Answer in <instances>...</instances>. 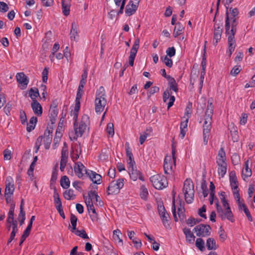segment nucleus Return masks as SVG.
Returning <instances> with one entry per match:
<instances>
[{
    "label": "nucleus",
    "mask_w": 255,
    "mask_h": 255,
    "mask_svg": "<svg viewBox=\"0 0 255 255\" xmlns=\"http://www.w3.org/2000/svg\"><path fill=\"white\" fill-rule=\"evenodd\" d=\"M75 122L74 123V128L75 133L71 132L69 133V137L71 140H76L78 137H81L83 135L84 132L87 129H88L90 125V119L87 115H84L79 124L77 123V119L74 116Z\"/></svg>",
    "instance_id": "obj_1"
},
{
    "label": "nucleus",
    "mask_w": 255,
    "mask_h": 255,
    "mask_svg": "<svg viewBox=\"0 0 255 255\" xmlns=\"http://www.w3.org/2000/svg\"><path fill=\"white\" fill-rule=\"evenodd\" d=\"M158 211L163 226L166 228H168L170 217L163 205L158 206Z\"/></svg>",
    "instance_id": "obj_14"
},
{
    "label": "nucleus",
    "mask_w": 255,
    "mask_h": 255,
    "mask_svg": "<svg viewBox=\"0 0 255 255\" xmlns=\"http://www.w3.org/2000/svg\"><path fill=\"white\" fill-rule=\"evenodd\" d=\"M230 11L231 15V18H238L237 17L239 14V10L237 8H233L231 7L230 8Z\"/></svg>",
    "instance_id": "obj_57"
},
{
    "label": "nucleus",
    "mask_w": 255,
    "mask_h": 255,
    "mask_svg": "<svg viewBox=\"0 0 255 255\" xmlns=\"http://www.w3.org/2000/svg\"><path fill=\"white\" fill-rule=\"evenodd\" d=\"M48 68L45 67L42 72V81L43 83H46L48 79Z\"/></svg>",
    "instance_id": "obj_51"
},
{
    "label": "nucleus",
    "mask_w": 255,
    "mask_h": 255,
    "mask_svg": "<svg viewBox=\"0 0 255 255\" xmlns=\"http://www.w3.org/2000/svg\"><path fill=\"white\" fill-rule=\"evenodd\" d=\"M222 33V28L219 24L215 23L214 25V41L213 44L216 45L219 41L221 39Z\"/></svg>",
    "instance_id": "obj_21"
},
{
    "label": "nucleus",
    "mask_w": 255,
    "mask_h": 255,
    "mask_svg": "<svg viewBox=\"0 0 255 255\" xmlns=\"http://www.w3.org/2000/svg\"><path fill=\"white\" fill-rule=\"evenodd\" d=\"M218 234L219 235L220 239L222 242H224L226 239L227 234L222 227L220 228Z\"/></svg>",
    "instance_id": "obj_50"
},
{
    "label": "nucleus",
    "mask_w": 255,
    "mask_h": 255,
    "mask_svg": "<svg viewBox=\"0 0 255 255\" xmlns=\"http://www.w3.org/2000/svg\"><path fill=\"white\" fill-rule=\"evenodd\" d=\"M192 113V103H190L188 104L187 106L186 109H185V116L186 117H189V115H191Z\"/></svg>",
    "instance_id": "obj_59"
},
{
    "label": "nucleus",
    "mask_w": 255,
    "mask_h": 255,
    "mask_svg": "<svg viewBox=\"0 0 255 255\" xmlns=\"http://www.w3.org/2000/svg\"><path fill=\"white\" fill-rule=\"evenodd\" d=\"M29 96L32 102H33V100H36V98L40 96L38 89L37 88H31L29 91Z\"/></svg>",
    "instance_id": "obj_38"
},
{
    "label": "nucleus",
    "mask_w": 255,
    "mask_h": 255,
    "mask_svg": "<svg viewBox=\"0 0 255 255\" xmlns=\"http://www.w3.org/2000/svg\"><path fill=\"white\" fill-rule=\"evenodd\" d=\"M84 199L85 200L89 201H90V199L91 200V201H93V203L94 202H99V205L100 206L102 205L101 204V201L100 197L98 196L97 193H96V191L95 190H91L88 193V197H85L84 196Z\"/></svg>",
    "instance_id": "obj_22"
},
{
    "label": "nucleus",
    "mask_w": 255,
    "mask_h": 255,
    "mask_svg": "<svg viewBox=\"0 0 255 255\" xmlns=\"http://www.w3.org/2000/svg\"><path fill=\"white\" fill-rule=\"evenodd\" d=\"M63 196L65 199L69 200L75 198V195L74 194V191L72 189L66 190L63 193Z\"/></svg>",
    "instance_id": "obj_42"
},
{
    "label": "nucleus",
    "mask_w": 255,
    "mask_h": 255,
    "mask_svg": "<svg viewBox=\"0 0 255 255\" xmlns=\"http://www.w3.org/2000/svg\"><path fill=\"white\" fill-rule=\"evenodd\" d=\"M206 206L205 205H203L201 208H200L198 210V214L199 215L204 218V219H206L207 218V217H206V215L205 214H204V213L206 212Z\"/></svg>",
    "instance_id": "obj_58"
},
{
    "label": "nucleus",
    "mask_w": 255,
    "mask_h": 255,
    "mask_svg": "<svg viewBox=\"0 0 255 255\" xmlns=\"http://www.w3.org/2000/svg\"><path fill=\"white\" fill-rule=\"evenodd\" d=\"M90 200V201L85 200V202L87 206V208L88 211L90 212V211H91L92 212V213L93 214V215H90L92 220L93 221L96 220L97 219V214L94 207L93 202L91 201V199Z\"/></svg>",
    "instance_id": "obj_27"
},
{
    "label": "nucleus",
    "mask_w": 255,
    "mask_h": 255,
    "mask_svg": "<svg viewBox=\"0 0 255 255\" xmlns=\"http://www.w3.org/2000/svg\"><path fill=\"white\" fill-rule=\"evenodd\" d=\"M252 174L251 169L249 167V160H247L245 163V167L242 170V177L245 180V178L251 176Z\"/></svg>",
    "instance_id": "obj_31"
},
{
    "label": "nucleus",
    "mask_w": 255,
    "mask_h": 255,
    "mask_svg": "<svg viewBox=\"0 0 255 255\" xmlns=\"http://www.w3.org/2000/svg\"><path fill=\"white\" fill-rule=\"evenodd\" d=\"M128 174L131 180L135 181H136L137 179H139L142 181H144V177L141 172L137 170L136 165L134 166L128 167Z\"/></svg>",
    "instance_id": "obj_16"
},
{
    "label": "nucleus",
    "mask_w": 255,
    "mask_h": 255,
    "mask_svg": "<svg viewBox=\"0 0 255 255\" xmlns=\"http://www.w3.org/2000/svg\"><path fill=\"white\" fill-rule=\"evenodd\" d=\"M74 171L78 178H82L85 174L87 175L89 170H87L81 162H77L75 163V165L74 166Z\"/></svg>",
    "instance_id": "obj_19"
},
{
    "label": "nucleus",
    "mask_w": 255,
    "mask_h": 255,
    "mask_svg": "<svg viewBox=\"0 0 255 255\" xmlns=\"http://www.w3.org/2000/svg\"><path fill=\"white\" fill-rule=\"evenodd\" d=\"M9 7L7 4L3 2L0 1V12L4 13L8 10Z\"/></svg>",
    "instance_id": "obj_52"
},
{
    "label": "nucleus",
    "mask_w": 255,
    "mask_h": 255,
    "mask_svg": "<svg viewBox=\"0 0 255 255\" xmlns=\"http://www.w3.org/2000/svg\"><path fill=\"white\" fill-rule=\"evenodd\" d=\"M58 176V170L56 168H54L52 172L51 177L50 179V186L52 187L55 184Z\"/></svg>",
    "instance_id": "obj_39"
},
{
    "label": "nucleus",
    "mask_w": 255,
    "mask_h": 255,
    "mask_svg": "<svg viewBox=\"0 0 255 255\" xmlns=\"http://www.w3.org/2000/svg\"><path fill=\"white\" fill-rule=\"evenodd\" d=\"M105 90L103 86H101L97 90L95 100V109L97 114H101L104 110L107 104Z\"/></svg>",
    "instance_id": "obj_4"
},
{
    "label": "nucleus",
    "mask_w": 255,
    "mask_h": 255,
    "mask_svg": "<svg viewBox=\"0 0 255 255\" xmlns=\"http://www.w3.org/2000/svg\"><path fill=\"white\" fill-rule=\"evenodd\" d=\"M140 0H129L125 7V14L127 16L134 14L139 6Z\"/></svg>",
    "instance_id": "obj_13"
},
{
    "label": "nucleus",
    "mask_w": 255,
    "mask_h": 255,
    "mask_svg": "<svg viewBox=\"0 0 255 255\" xmlns=\"http://www.w3.org/2000/svg\"><path fill=\"white\" fill-rule=\"evenodd\" d=\"M70 180L67 176H63L60 180V185L64 189H67L70 186Z\"/></svg>",
    "instance_id": "obj_37"
},
{
    "label": "nucleus",
    "mask_w": 255,
    "mask_h": 255,
    "mask_svg": "<svg viewBox=\"0 0 255 255\" xmlns=\"http://www.w3.org/2000/svg\"><path fill=\"white\" fill-rule=\"evenodd\" d=\"M228 51L229 56L230 57L234 51L236 44H235V36H228Z\"/></svg>",
    "instance_id": "obj_28"
},
{
    "label": "nucleus",
    "mask_w": 255,
    "mask_h": 255,
    "mask_svg": "<svg viewBox=\"0 0 255 255\" xmlns=\"http://www.w3.org/2000/svg\"><path fill=\"white\" fill-rule=\"evenodd\" d=\"M239 209L240 211H243L246 214L247 217L248 218V220L252 222L253 221V218L252 217V215L250 213V212L247 207V206L245 205V204L243 203H241L240 204L238 205Z\"/></svg>",
    "instance_id": "obj_32"
},
{
    "label": "nucleus",
    "mask_w": 255,
    "mask_h": 255,
    "mask_svg": "<svg viewBox=\"0 0 255 255\" xmlns=\"http://www.w3.org/2000/svg\"><path fill=\"white\" fill-rule=\"evenodd\" d=\"M11 110V105L9 103H7L3 108V111L6 115L9 116L10 114V111Z\"/></svg>",
    "instance_id": "obj_62"
},
{
    "label": "nucleus",
    "mask_w": 255,
    "mask_h": 255,
    "mask_svg": "<svg viewBox=\"0 0 255 255\" xmlns=\"http://www.w3.org/2000/svg\"><path fill=\"white\" fill-rule=\"evenodd\" d=\"M189 117H186L185 116H184L183 117V119H185V120L181 121L180 123V128H184L187 129V125L189 120Z\"/></svg>",
    "instance_id": "obj_54"
},
{
    "label": "nucleus",
    "mask_w": 255,
    "mask_h": 255,
    "mask_svg": "<svg viewBox=\"0 0 255 255\" xmlns=\"http://www.w3.org/2000/svg\"><path fill=\"white\" fill-rule=\"evenodd\" d=\"M76 236L84 239H88L89 237L84 230H79L76 229L73 232Z\"/></svg>",
    "instance_id": "obj_43"
},
{
    "label": "nucleus",
    "mask_w": 255,
    "mask_h": 255,
    "mask_svg": "<svg viewBox=\"0 0 255 255\" xmlns=\"http://www.w3.org/2000/svg\"><path fill=\"white\" fill-rule=\"evenodd\" d=\"M107 132L111 136H113L115 134L114 125L113 123H109L107 126Z\"/></svg>",
    "instance_id": "obj_47"
},
{
    "label": "nucleus",
    "mask_w": 255,
    "mask_h": 255,
    "mask_svg": "<svg viewBox=\"0 0 255 255\" xmlns=\"http://www.w3.org/2000/svg\"><path fill=\"white\" fill-rule=\"evenodd\" d=\"M41 3L43 6L48 7L51 6L54 3L53 0H41Z\"/></svg>",
    "instance_id": "obj_63"
},
{
    "label": "nucleus",
    "mask_w": 255,
    "mask_h": 255,
    "mask_svg": "<svg viewBox=\"0 0 255 255\" xmlns=\"http://www.w3.org/2000/svg\"><path fill=\"white\" fill-rule=\"evenodd\" d=\"M182 191L187 204L192 203L194 199V186L191 179H186L183 184Z\"/></svg>",
    "instance_id": "obj_6"
},
{
    "label": "nucleus",
    "mask_w": 255,
    "mask_h": 255,
    "mask_svg": "<svg viewBox=\"0 0 255 255\" xmlns=\"http://www.w3.org/2000/svg\"><path fill=\"white\" fill-rule=\"evenodd\" d=\"M150 181L156 189H163L168 185L167 178L163 175L159 174L154 175L150 177Z\"/></svg>",
    "instance_id": "obj_9"
},
{
    "label": "nucleus",
    "mask_w": 255,
    "mask_h": 255,
    "mask_svg": "<svg viewBox=\"0 0 255 255\" xmlns=\"http://www.w3.org/2000/svg\"><path fill=\"white\" fill-rule=\"evenodd\" d=\"M52 132L53 128H48L45 130L44 136L43 137L44 147L46 149H48L50 146V144L52 141Z\"/></svg>",
    "instance_id": "obj_18"
},
{
    "label": "nucleus",
    "mask_w": 255,
    "mask_h": 255,
    "mask_svg": "<svg viewBox=\"0 0 255 255\" xmlns=\"http://www.w3.org/2000/svg\"><path fill=\"white\" fill-rule=\"evenodd\" d=\"M83 94V92L77 91L74 111V117H75L76 118H78V114L80 107V100Z\"/></svg>",
    "instance_id": "obj_26"
},
{
    "label": "nucleus",
    "mask_w": 255,
    "mask_h": 255,
    "mask_svg": "<svg viewBox=\"0 0 255 255\" xmlns=\"http://www.w3.org/2000/svg\"><path fill=\"white\" fill-rule=\"evenodd\" d=\"M121 232L119 229L114 230L113 232V239L115 241H118L119 244H123V240L120 237Z\"/></svg>",
    "instance_id": "obj_41"
},
{
    "label": "nucleus",
    "mask_w": 255,
    "mask_h": 255,
    "mask_svg": "<svg viewBox=\"0 0 255 255\" xmlns=\"http://www.w3.org/2000/svg\"><path fill=\"white\" fill-rule=\"evenodd\" d=\"M231 22V28L230 29V17L229 13L227 10L226 12V19H225V30L226 33L228 36H235L237 31V26L238 24V18H230Z\"/></svg>",
    "instance_id": "obj_8"
},
{
    "label": "nucleus",
    "mask_w": 255,
    "mask_h": 255,
    "mask_svg": "<svg viewBox=\"0 0 255 255\" xmlns=\"http://www.w3.org/2000/svg\"><path fill=\"white\" fill-rule=\"evenodd\" d=\"M87 176L93 182L97 184H100L102 181V176L96 172L89 170L87 173Z\"/></svg>",
    "instance_id": "obj_24"
},
{
    "label": "nucleus",
    "mask_w": 255,
    "mask_h": 255,
    "mask_svg": "<svg viewBox=\"0 0 255 255\" xmlns=\"http://www.w3.org/2000/svg\"><path fill=\"white\" fill-rule=\"evenodd\" d=\"M233 194H234V197L237 201V203L238 205L240 204L242 202L240 201V196L239 190L238 189V190H233Z\"/></svg>",
    "instance_id": "obj_60"
},
{
    "label": "nucleus",
    "mask_w": 255,
    "mask_h": 255,
    "mask_svg": "<svg viewBox=\"0 0 255 255\" xmlns=\"http://www.w3.org/2000/svg\"><path fill=\"white\" fill-rule=\"evenodd\" d=\"M201 220L193 218H189L187 221V224L192 227L196 224L199 223Z\"/></svg>",
    "instance_id": "obj_53"
},
{
    "label": "nucleus",
    "mask_w": 255,
    "mask_h": 255,
    "mask_svg": "<svg viewBox=\"0 0 255 255\" xmlns=\"http://www.w3.org/2000/svg\"><path fill=\"white\" fill-rule=\"evenodd\" d=\"M175 168L176 161L172 159L170 155L165 156L163 163L164 173L169 176H172Z\"/></svg>",
    "instance_id": "obj_10"
},
{
    "label": "nucleus",
    "mask_w": 255,
    "mask_h": 255,
    "mask_svg": "<svg viewBox=\"0 0 255 255\" xmlns=\"http://www.w3.org/2000/svg\"><path fill=\"white\" fill-rule=\"evenodd\" d=\"M214 106L212 102L208 101L207 109L204 116V122L203 126V133H210L212 128V116Z\"/></svg>",
    "instance_id": "obj_5"
},
{
    "label": "nucleus",
    "mask_w": 255,
    "mask_h": 255,
    "mask_svg": "<svg viewBox=\"0 0 255 255\" xmlns=\"http://www.w3.org/2000/svg\"><path fill=\"white\" fill-rule=\"evenodd\" d=\"M219 196L223 206L226 208V211L224 212L222 207L219 205L218 199L217 202L216 203V205L217 211L220 217L221 218L222 220H225L226 219H227L231 222H234L235 220L233 218V214L227 201L225 199V193L224 192H221L219 194Z\"/></svg>",
    "instance_id": "obj_3"
},
{
    "label": "nucleus",
    "mask_w": 255,
    "mask_h": 255,
    "mask_svg": "<svg viewBox=\"0 0 255 255\" xmlns=\"http://www.w3.org/2000/svg\"><path fill=\"white\" fill-rule=\"evenodd\" d=\"M226 153L223 147H221L216 158V163L218 165V173L219 175L223 177L227 172Z\"/></svg>",
    "instance_id": "obj_7"
},
{
    "label": "nucleus",
    "mask_w": 255,
    "mask_h": 255,
    "mask_svg": "<svg viewBox=\"0 0 255 255\" xmlns=\"http://www.w3.org/2000/svg\"><path fill=\"white\" fill-rule=\"evenodd\" d=\"M211 228L209 225L201 224L196 226L194 230L198 237H205L211 234Z\"/></svg>",
    "instance_id": "obj_12"
},
{
    "label": "nucleus",
    "mask_w": 255,
    "mask_h": 255,
    "mask_svg": "<svg viewBox=\"0 0 255 255\" xmlns=\"http://www.w3.org/2000/svg\"><path fill=\"white\" fill-rule=\"evenodd\" d=\"M184 30V28L180 22L176 23L173 33V36L177 37L183 33Z\"/></svg>",
    "instance_id": "obj_34"
},
{
    "label": "nucleus",
    "mask_w": 255,
    "mask_h": 255,
    "mask_svg": "<svg viewBox=\"0 0 255 255\" xmlns=\"http://www.w3.org/2000/svg\"><path fill=\"white\" fill-rule=\"evenodd\" d=\"M54 202L55 204V208L56 209L62 208V202L61 199L59 197V194L57 192L56 189L55 187H54Z\"/></svg>",
    "instance_id": "obj_35"
},
{
    "label": "nucleus",
    "mask_w": 255,
    "mask_h": 255,
    "mask_svg": "<svg viewBox=\"0 0 255 255\" xmlns=\"http://www.w3.org/2000/svg\"><path fill=\"white\" fill-rule=\"evenodd\" d=\"M161 60L167 66L171 68L173 65V62L171 59L168 58L167 55L161 57Z\"/></svg>",
    "instance_id": "obj_45"
},
{
    "label": "nucleus",
    "mask_w": 255,
    "mask_h": 255,
    "mask_svg": "<svg viewBox=\"0 0 255 255\" xmlns=\"http://www.w3.org/2000/svg\"><path fill=\"white\" fill-rule=\"evenodd\" d=\"M125 149L126 155L127 157V163L128 167H131L135 166V162L134 160V157L132 153L131 149L130 148L129 143L128 142L125 143Z\"/></svg>",
    "instance_id": "obj_17"
},
{
    "label": "nucleus",
    "mask_w": 255,
    "mask_h": 255,
    "mask_svg": "<svg viewBox=\"0 0 255 255\" xmlns=\"http://www.w3.org/2000/svg\"><path fill=\"white\" fill-rule=\"evenodd\" d=\"M195 245L201 251L205 250V243L202 238H197L195 242Z\"/></svg>",
    "instance_id": "obj_44"
},
{
    "label": "nucleus",
    "mask_w": 255,
    "mask_h": 255,
    "mask_svg": "<svg viewBox=\"0 0 255 255\" xmlns=\"http://www.w3.org/2000/svg\"><path fill=\"white\" fill-rule=\"evenodd\" d=\"M62 1V12L64 15L68 16L70 13V5L65 3V0Z\"/></svg>",
    "instance_id": "obj_40"
},
{
    "label": "nucleus",
    "mask_w": 255,
    "mask_h": 255,
    "mask_svg": "<svg viewBox=\"0 0 255 255\" xmlns=\"http://www.w3.org/2000/svg\"><path fill=\"white\" fill-rule=\"evenodd\" d=\"M166 52L167 56L172 57L175 55L176 50L174 47H169L167 49Z\"/></svg>",
    "instance_id": "obj_56"
},
{
    "label": "nucleus",
    "mask_w": 255,
    "mask_h": 255,
    "mask_svg": "<svg viewBox=\"0 0 255 255\" xmlns=\"http://www.w3.org/2000/svg\"><path fill=\"white\" fill-rule=\"evenodd\" d=\"M31 107L33 113L37 116H41L42 114V107L37 100H33L31 103Z\"/></svg>",
    "instance_id": "obj_25"
},
{
    "label": "nucleus",
    "mask_w": 255,
    "mask_h": 255,
    "mask_svg": "<svg viewBox=\"0 0 255 255\" xmlns=\"http://www.w3.org/2000/svg\"><path fill=\"white\" fill-rule=\"evenodd\" d=\"M16 78L17 82L21 84L23 87V89L26 88L29 82L27 77L23 73L21 72L18 73L16 75Z\"/></svg>",
    "instance_id": "obj_23"
},
{
    "label": "nucleus",
    "mask_w": 255,
    "mask_h": 255,
    "mask_svg": "<svg viewBox=\"0 0 255 255\" xmlns=\"http://www.w3.org/2000/svg\"><path fill=\"white\" fill-rule=\"evenodd\" d=\"M43 139V136H39L36 140L35 143V152L37 153L38 151L39 150V147L41 145V142Z\"/></svg>",
    "instance_id": "obj_49"
},
{
    "label": "nucleus",
    "mask_w": 255,
    "mask_h": 255,
    "mask_svg": "<svg viewBox=\"0 0 255 255\" xmlns=\"http://www.w3.org/2000/svg\"><path fill=\"white\" fill-rule=\"evenodd\" d=\"M183 233L185 235L187 242L189 244H193L195 241V237L193 233L191 232L190 229L185 228L183 230Z\"/></svg>",
    "instance_id": "obj_29"
},
{
    "label": "nucleus",
    "mask_w": 255,
    "mask_h": 255,
    "mask_svg": "<svg viewBox=\"0 0 255 255\" xmlns=\"http://www.w3.org/2000/svg\"><path fill=\"white\" fill-rule=\"evenodd\" d=\"M20 120L22 124H24L27 122L26 114L23 111L20 112Z\"/></svg>",
    "instance_id": "obj_61"
},
{
    "label": "nucleus",
    "mask_w": 255,
    "mask_h": 255,
    "mask_svg": "<svg viewBox=\"0 0 255 255\" xmlns=\"http://www.w3.org/2000/svg\"><path fill=\"white\" fill-rule=\"evenodd\" d=\"M240 67V65H236L234 66L231 71V74L234 76L237 75L241 70Z\"/></svg>",
    "instance_id": "obj_55"
},
{
    "label": "nucleus",
    "mask_w": 255,
    "mask_h": 255,
    "mask_svg": "<svg viewBox=\"0 0 255 255\" xmlns=\"http://www.w3.org/2000/svg\"><path fill=\"white\" fill-rule=\"evenodd\" d=\"M248 115L245 113H243L241 115L240 124L245 125L247 122Z\"/></svg>",
    "instance_id": "obj_64"
},
{
    "label": "nucleus",
    "mask_w": 255,
    "mask_h": 255,
    "mask_svg": "<svg viewBox=\"0 0 255 255\" xmlns=\"http://www.w3.org/2000/svg\"><path fill=\"white\" fill-rule=\"evenodd\" d=\"M140 40L138 38L135 39L133 45L130 51V55L128 57V63L130 66H132L134 64V61L138 49L139 47Z\"/></svg>",
    "instance_id": "obj_15"
},
{
    "label": "nucleus",
    "mask_w": 255,
    "mask_h": 255,
    "mask_svg": "<svg viewBox=\"0 0 255 255\" xmlns=\"http://www.w3.org/2000/svg\"><path fill=\"white\" fill-rule=\"evenodd\" d=\"M78 37L76 25L75 22H72L70 31V39L72 41H77Z\"/></svg>",
    "instance_id": "obj_33"
},
{
    "label": "nucleus",
    "mask_w": 255,
    "mask_h": 255,
    "mask_svg": "<svg viewBox=\"0 0 255 255\" xmlns=\"http://www.w3.org/2000/svg\"><path fill=\"white\" fill-rule=\"evenodd\" d=\"M77 222V217L73 214H71L70 216V222L72 226V228L71 230L72 232H74V230L76 229Z\"/></svg>",
    "instance_id": "obj_46"
},
{
    "label": "nucleus",
    "mask_w": 255,
    "mask_h": 255,
    "mask_svg": "<svg viewBox=\"0 0 255 255\" xmlns=\"http://www.w3.org/2000/svg\"><path fill=\"white\" fill-rule=\"evenodd\" d=\"M167 79L168 84V88H167L163 94V101L164 103L167 104V109H169L171 107L175 100V98L172 95L171 91L175 92L178 91V84L174 78L172 77H168Z\"/></svg>",
    "instance_id": "obj_2"
},
{
    "label": "nucleus",
    "mask_w": 255,
    "mask_h": 255,
    "mask_svg": "<svg viewBox=\"0 0 255 255\" xmlns=\"http://www.w3.org/2000/svg\"><path fill=\"white\" fill-rule=\"evenodd\" d=\"M52 106H53L51 105L49 110V118L52 124L55 123L56 121V117L58 114V111L56 110V106H54L53 107Z\"/></svg>",
    "instance_id": "obj_30"
},
{
    "label": "nucleus",
    "mask_w": 255,
    "mask_h": 255,
    "mask_svg": "<svg viewBox=\"0 0 255 255\" xmlns=\"http://www.w3.org/2000/svg\"><path fill=\"white\" fill-rule=\"evenodd\" d=\"M206 246L208 250H216L218 248L215 240L212 238H209L207 240Z\"/></svg>",
    "instance_id": "obj_36"
},
{
    "label": "nucleus",
    "mask_w": 255,
    "mask_h": 255,
    "mask_svg": "<svg viewBox=\"0 0 255 255\" xmlns=\"http://www.w3.org/2000/svg\"><path fill=\"white\" fill-rule=\"evenodd\" d=\"M14 191L13 180L10 176L6 177L5 180V195H12Z\"/></svg>",
    "instance_id": "obj_20"
},
{
    "label": "nucleus",
    "mask_w": 255,
    "mask_h": 255,
    "mask_svg": "<svg viewBox=\"0 0 255 255\" xmlns=\"http://www.w3.org/2000/svg\"><path fill=\"white\" fill-rule=\"evenodd\" d=\"M124 185V178H119L117 180L111 181L107 188L109 195L118 194Z\"/></svg>",
    "instance_id": "obj_11"
},
{
    "label": "nucleus",
    "mask_w": 255,
    "mask_h": 255,
    "mask_svg": "<svg viewBox=\"0 0 255 255\" xmlns=\"http://www.w3.org/2000/svg\"><path fill=\"white\" fill-rule=\"evenodd\" d=\"M25 219V213L24 210H21L18 215V220L19 221L20 226L22 225Z\"/></svg>",
    "instance_id": "obj_48"
}]
</instances>
